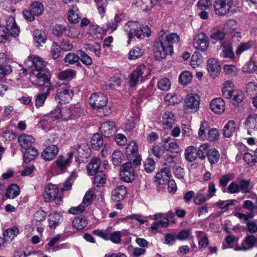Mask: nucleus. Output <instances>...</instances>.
Instances as JSON below:
<instances>
[{
  "instance_id": "obj_29",
  "label": "nucleus",
  "mask_w": 257,
  "mask_h": 257,
  "mask_svg": "<svg viewBox=\"0 0 257 257\" xmlns=\"http://www.w3.org/2000/svg\"><path fill=\"white\" fill-rule=\"evenodd\" d=\"M221 43V46L222 48V52L221 54L222 57L225 58L233 59L234 58V53L231 45L223 42Z\"/></svg>"
},
{
  "instance_id": "obj_3",
  "label": "nucleus",
  "mask_w": 257,
  "mask_h": 257,
  "mask_svg": "<svg viewBox=\"0 0 257 257\" xmlns=\"http://www.w3.org/2000/svg\"><path fill=\"white\" fill-rule=\"evenodd\" d=\"M20 33V29L15 22L13 17H9L7 20L6 26L0 25V43L6 42L11 35L14 37H17Z\"/></svg>"
},
{
  "instance_id": "obj_8",
  "label": "nucleus",
  "mask_w": 257,
  "mask_h": 257,
  "mask_svg": "<svg viewBox=\"0 0 257 257\" xmlns=\"http://www.w3.org/2000/svg\"><path fill=\"white\" fill-rule=\"evenodd\" d=\"M25 64L27 67L33 68L32 70H47L45 68L46 63L39 56H29L25 60Z\"/></svg>"
},
{
  "instance_id": "obj_32",
  "label": "nucleus",
  "mask_w": 257,
  "mask_h": 257,
  "mask_svg": "<svg viewBox=\"0 0 257 257\" xmlns=\"http://www.w3.org/2000/svg\"><path fill=\"white\" fill-rule=\"evenodd\" d=\"M26 150L24 154V159L26 163H30L31 161L34 160L38 156L39 153L37 150L33 147H29Z\"/></svg>"
},
{
  "instance_id": "obj_49",
  "label": "nucleus",
  "mask_w": 257,
  "mask_h": 257,
  "mask_svg": "<svg viewBox=\"0 0 257 257\" xmlns=\"http://www.w3.org/2000/svg\"><path fill=\"white\" fill-rule=\"evenodd\" d=\"M246 93L251 97L257 94V83L254 82H249L246 86Z\"/></svg>"
},
{
  "instance_id": "obj_25",
  "label": "nucleus",
  "mask_w": 257,
  "mask_h": 257,
  "mask_svg": "<svg viewBox=\"0 0 257 257\" xmlns=\"http://www.w3.org/2000/svg\"><path fill=\"white\" fill-rule=\"evenodd\" d=\"M62 215L59 213L54 212L49 215V226L51 228H56L62 221Z\"/></svg>"
},
{
  "instance_id": "obj_53",
  "label": "nucleus",
  "mask_w": 257,
  "mask_h": 257,
  "mask_svg": "<svg viewBox=\"0 0 257 257\" xmlns=\"http://www.w3.org/2000/svg\"><path fill=\"white\" fill-rule=\"evenodd\" d=\"M89 148L84 144L78 145L76 148L77 155L78 157L85 158L87 155V151Z\"/></svg>"
},
{
  "instance_id": "obj_15",
  "label": "nucleus",
  "mask_w": 257,
  "mask_h": 257,
  "mask_svg": "<svg viewBox=\"0 0 257 257\" xmlns=\"http://www.w3.org/2000/svg\"><path fill=\"white\" fill-rule=\"evenodd\" d=\"M46 147L47 148L42 152L41 157L45 161H50L57 155L59 149L56 145Z\"/></svg>"
},
{
  "instance_id": "obj_12",
  "label": "nucleus",
  "mask_w": 257,
  "mask_h": 257,
  "mask_svg": "<svg viewBox=\"0 0 257 257\" xmlns=\"http://www.w3.org/2000/svg\"><path fill=\"white\" fill-rule=\"evenodd\" d=\"M120 176L124 182H132L135 179L134 170L131 163L124 164L120 168Z\"/></svg>"
},
{
  "instance_id": "obj_43",
  "label": "nucleus",
  "mask_w": 257,
  "mask_h": 257,
  "mask_svg": "<svg viewBox=\"0 0 257 257\" xmlns=\"http://www.w3.org/2000/svg\"><path fill=\"white\" fill-rule=\"evenodd\" d=\"M30 9L33 15H35V16H38L42 14L44 11V7L42 4L39 2H36L31 5Z\"/></svg>"
},
{
  "instance_id": "obj_62",
  "label": "nucleus",
  "mask_w": 257,
  "mask_h": 257,
  "mask_svg": "<svg viewBox=\"0 0 257 257\" xmlns=\"http://www.w3.org/2000/svg\"><path fill=\"white\" fill-rule=\"evenodd\" d=\"M34 36L36 41L39 44L41 43H45L46 40V36L44 32L39 30H36L34 31Z\"/></svg>"
},
{
  "instance_id": "obj_4",
  "label": "nucleus",
  "mask_w": 257,
  "mask_h": 257,
  "mask_svg": "<svg viewBox=\"0 0 257 257\" xmlns=\"http://www.w3.org/2000/svg\"><path fill=\"white\" fill-rule=\"evenodd\" d=\"M29 80L34 85L44 86L45 88L51 87L49 72L48 70H32L30 73Z\"/></svg>"
},
{
  "instance_id": "obj_18",
  "label": "nucleus",
  "mask_w": 257,
  "mask_h": 257,
  "mask_svg": "<svg viewBox=\"0 0 257 257\" xmlns=\"http://www.w3.org/2000/svg\"><path fill=\"white\" fill-rule=\"evenodd\" d=\"M171 172L169 168L164 167L160 171L158 172L155 178L160 185H164L167 183L171 177Z\"/></svg>"
},
{
  "instance_id": "obj_57",
  "label": "nucleus",
  "mask_w": 257,
  "mask_h": 257,
  "mask_svg": "<svg viewBox=\"0 0 257 257\" xmlns=\"http://www.w3.org/2000/svg\"><path fill=\"white\" fill-rule=\"evenodd\" d=\"M170 86V81L168 78H162L158 83V88L163 91L168 90Z\"/></svg>"
},
{
  "instance_id": "obj_48",
  "label": "nucleus",
  "mask_w": 257,
  "mask_h": 257,
  "mask_svg": "<svg viewBox=\"0 0 257 257\" xmlns=\"http://www.w3.org/2000/svg\"><path fill=\"white\" fill-rule=\"evenodd\" d=\"M255 240L256 238L254 236L252 235L247 236L242 241L243 247L247 250L251 248L255 245Z\"/></svg>"
},
{
  "instance_id": "obj_27",
  "label": "nucleus",
  "mask_w": 257,
  "mask_h": 257,
  "mask_svg": "<svg viewBox=\"0 0 257 257\" xmlns=\"http://www.w3.org/2000/svg\"><path fill=\"white\" fill-rule=\"evenodd\" d=\"M100 166V160L97 157L92 158L91 162L88 164L87 169L89 175H94L98 172V169Z\"/></svg>"
},
{
  "instance_id": "obj_34",
  "label": "nucleus",
  "mask_w": 257,
  "mask_h": 257,
  "mask_svg": "<svg viewBox=\"0 0 257 257\" xmlns=\"http://www.w3.org/2000/svg\"><path fill=\"white\" fill-rule=\"evenodd\" d=\"M236 130V124L234 121L229 120L223 130V135L226 138L230 137Z\"/></svg>"
},
{
  "instance_id": "obj_52",
  "label": "nucleus",
  "mask_w": 257,
  "mask_h": 257,
  "mask_svg": "<svg viewBox=\"0 0 257 257\" xmlns=\"http://www.w3.org/2000/svg\"><path fill=\"white\" fill-rule=\"evenodd\" d=\"M123 156V154L119 151L115 150L112 154V162L115 166H119Z\"/></svg>"
},
{
  "instance_id": "obj_54",
  "label": "nucleus",
  "mask_w": 257,
  "mask_h": 257,
  "mask_svg": "<svg viewBox=\"0 0 257 257\" xmlns=\"http://www.w3.org/2000/svg\"><path fill=\"white\" fill-rule=\"evenodd\" d=\"M143 53V51L139 47H135L130 50L128 58L130 60H135L141 56Z\"/></svg>"
},
{
  "instance_id": "obj_64",
  "label": "nucleus",
  "mask_w": 257,
  "mask_h": 257,
  "mask_svg": "<svg viewBox=\"0 0 257 257\" xmlns=\"http://www.w3.org/2000/svg\"><path fill=\"white\" fill-rule=\"evenodd\" d=\"M234 178V174L233 173H229L223 175L219 180V185L222 187L226 186L230 180H232Z\"/></svg>"
},
{
  "instance_id": "obj_17",
  "label": "nucleus",
  "mask_w": 257,
  "mask_h": 257,
  "mask_svg": "<svg viewBox=\"0 0 257 257\" xmlns=\"http://www.w3.org/2000/svg\"><path fill=\"white\" fill-rule=\"evenodd\" d=\"M210 107L215 113L220 114L225 110V102L222 98H216L211 101Z\"/></svg>"
},
{
  "instance_id": "obj_21",
  "label": "nucleus",
  "mask_w": 257,
  "mask_h": 257,
  "mask_svg": "<svg viewBox=\"0 0 257 257\" xmlns=\"http://www.w3.org/2000/svg\"><path fill=\"white\" fill-rule=\"evenodd\" d=\"M20 146L24 149H28L34 143L35 140L31 135L22 134L18 139Z\"/></svg>"
},
{
  "instance_id": "obj_46",
  "label": "nucleus",
  "mask_w": 257,
  "mask_h": 257,
  "mask_svg": "<svg viewBox=\"0 0 257 257\" xmlns=\"http://www.w3.org/2000/svg\"><path fill=\"white\" fill-rule=\"evenodd\" d=\"M86 225V220L83 217H75L72 221L73 227L78 230L82 229Z\"/></svg>"
},
{
  "instance_id": "obj_2",
  "label": "nucleus",
  "mask_w": 257,
  "mask_h": 257,
  "mask_svg": "<svg viewBox=\"0 0 257 257\" xmlns=\"http://www.w3.org/2000/svg\"><path fill=\"white\" fill-rule=\"evenodd\" d=\"M124 31L126 33L128 40L127 44L130 45L133 39L136 37L140 39L143 37H149L151 34V30L148 26H142L137 21H129L124 26Z\"/></svg>"
},
{
  "instance_id": "obj_42",
  "label": "nucleus",
  "mask_w": 257,
  "mask_h": 257,
  "mask_svg": "<svg viewBox=\"0 0 257 257\" xmlns=\"http://www.w3.org/2000/svg\"><path fill=\"white\" fill-rule=\"evenodd\" d=\"M77 54L78 55L79 60H80L83 64L87 66H90L92 64V58L83 50H78L77 52Z\"/></svg>"
},
{
  "instance_id": "obj_60",
  "label": "nucleus",
  "mask_w": 257,
  "mask_h": 257,
  "mask_svg": "<svg viewBox=\"0 0 257 257\" xmlns=\"http://www.w3.org/2000/svg\"><path fill=\"white\" fill-rule=\"evenodd\" d=\"M256 66L253 61H249L242 67V70L246 73H253L255 71Z\"/></svg>"
},
{
  "instance_id": "obj_24",
  "label": "nucleus",
  "mask_w": 257,
  "mask_h": 257,
  "mask_svg": "<svg viewBox=\"0 0 257 257\" xmlns=\"http://www.w3.org/2000/svg\"><path fill=\"white\" fill-rule=\"evenodd\" d=\"M51 87H46V91L44 92L39 93L35 95V102L37 108L43 106L46 98L50 94V91Z\"/></svg>"
},
{
  "instance_id": "obj_28",
  "label": "nucleus",
  "mask_w": 257,
  "mask_h": 257,
  "mask_svg": "<svg viewBox=\"0 0 257 257\" xmlns=\"http://www.w3.org/2000/svg\"><path fill=\"white\" fill-rule=\"evenodd\" d=\"M19 233V229L16 226L7 229L4 232V238L5 242H10Z\"/></svg>"
},
{
  "instance_id": "obj_16",
  "label": "nucleus",
  "mask_w": 257,
  "mask_h": 257,
  "mask_svg": "<svg viewBox=\"0 0 257 257\" xmlns=\"http://www.w3.org/2000/svg\"><path fill=\"white\" fill-rule=\"evenodd\" d=\"M207 68L212 77H215L220 73V66L219 62L214 58H210L207 61Z\"/></svg>"
},
{
  "instance_id": "obj_59",
  "label": "nucleus",
  "mask_w": 257,
  "mask_h": 257,
  "mask_svg": "<svg viewBox=\"0 0 257 257\" xmlns=\"http://www.w3.org/2000/svg\"><path fill=\"white\" fill-rule=\"evenodd\" d=\"M122 76L121 75H115L111 77L109 83L107 84V86L110 88H113L115 86H119L120 85L122 81Z\"/></svg>"
},
{
  "instance_id": "obj_31",
  "label": "nucleus",
  "mask_w": 257,
  "mask_h": 257,
  "mask_svg": "<svg viewBox=\"0 0 257 257\" xmlns=\"http://www.w3.org/2000/svg\"><path fill=\"white\" fill-rule=\"evenodd\" d=\"M206 157L209 163L213 165L218 162L220 155L216 149H211L207 151Z\"/></svg>"
},
{
  "instance_id": "obj_14",
  "label": "nucleus",
  "mask_w": 257,
  "mask_h": 257,
  "mask_svg": "<svg viewBox=\"0 0 257 257\" xmlns=\"http://www.w3.org/2000/svg\"><path fill=\"white\" fill-rule=\"evenodd\" d=\"M73 95V91L69 89H59L56 95L55 99L60 104L69 103Z\"/></svg>"
},
{
  "instance_id": "obj_33",
  "label": "nucleus",
  "mask_w": 257,
  "mask_h": 257,
  "mask_svg": "<svg viewBox=\"0 0 257 257\" xmlns=\"http://www.w3.org/2000/svg\"><path fill=\"white\" fill-rule=\"evenodd\" d=\"M185 157L186 159L189 162H192L195 160L198 157L197 148L193 146L187 147L185 151Z\"/></svg>"
},
{
  "instance_id": "obj_61",
  "label": "nucleus",
  "mask_w": 257,
  "mask_h": 257,
  "mask_svg": "<svg viewBox=\"0 0 257 257\" xmlns=\"http://www.w3.org/2000/svg\"><path fill=\"white\" fill-rule=\"evenodd\" d=\"M94 193L91 190L87 191L83 199V204L85 205L86 206H88L90 205L94 198Z\"/></svg>"
},
{
  "instance_id": "obj_55",
  "label": "nucleus",
  "mask_w": 257,
  "mask_h": 257,
  "mask_svg": "<svg viewBox=\"0 0 257 257\" xmlns=\"http://www.w3.org/2000/svg\"><path fill=\"white\" fill-rule=\"evenodd\" d=\"M72 118L80 117L83 113V109L78 105H70Z\"/></svg>"
},
{
  "instance_id": "obj_51",
  "label": "nucleus",
  "mask_w": 257,
  "mask_h": 257,
  "mask_svg": "<svg viewBox=\"0 0 257 257\" xmlns=\"http://www.w3.org/2000/svg\"><path fill=\"white\" fill-rule=\"evenodd\" d=\"M210 145L208 144H203L199 146L198 149H197V154L198 157L201 160H203L207 156V151L209 150Z\"/></svg>"
},
{
  "instance_id": "obj_63",
  "label": "nucleus",
  "mask_w": 257,
  "mask_h": 257,
  "mask_svg": "<svg viewBox=\"0 0 257 257\" xmlns=\"http://www.w3.org/2000/svg\"><path fill=\"white\" fill-rule=\"evenodd\" d=\"M155 168V162L152 158L147 159L144 162V169L145 170L148 172L150 173L153 172Z\"/></svg>"
},
{
  "instance_id": "obj_23",
  "label": "nucleus",
  "mask_w": 257,
  "mask_h": 257,
  "mask_svg": "<svg viewBox=\"0 0 257 257\" xmlns=\"http://www.w3.org/2000/svg\"><path fill=\"white\" fill-rule=\"evenodd\" d=\"M245 125L247 128V134L251 135L252 131H257V114L249 115L245 120Z\"/></svg>"
},
{
  "instance_id": "obj_19",
  "label": "nucleus",
  "mask_w": 257,
  "mask_h": 257,
  "mask_svg": "<svg viewBox=\"0 0 257 257\" xmlns=\"http://www.w3.org/2000/svg\"><path fill=\"white\" fill-rule=\"evenodd\" d=\"M99 130L103 135L109 137L114 133L115 124L112 121H106L101 124Z\"/></svg>"
},
{
  "instance_id": "obj_20",
  "label": "nucleus",
  "mask_w": 257,
  "mask_h": 257,
  "mask_svg": "<svg viewBox=\"0 0 257 257\" xmlns=\"http://www.w3.org/2000/svg\"><path fill=\"white\" fill-rule=\"evenodd\" d=\"M128 231L126 229H122L120 231H116L108 234V240L115 244H120L121 241V237L127 236Z\"/></svg>"
},
{
  "instance_id": "obj_10",
  "label": "nucleus",
  "mask_w": 257,
  "mask_h": 257,
  "mask_svg": "<svg viewBox=\"0 0 257 257\" xmlns=\"http://www.w3.org/2000/svg\"><path fill=\"white\" fill-rule=\"evenodd\" d=\"M200 97L195 93L188 94L185 98L184 108L191 112H196L199 107Z\"/></svg>"
},
{
  "instance_id": "obj_47",
  "label": "nucleus",
  "mask_w": 257,
  "mask_h": 257,
  "mask_svg": "<svg viewBox=\"0 0 257 257\" xmlns=\"http://www.w3.org/2000/svg\"><path fill=\"white\" fill-rule=\"evenodd\" d=\"M94 175V183L97 187L102 186L105 183V175L102 172H98Z\"/></svg>"
},
{
  "instance_id": "obj_35",
  "label": "nucleus",
  "mask_w": 257,
  "mask_h": 257,
  "mask_svg": "<svg viewBox=\"0 0 257 257\" xmlns=\"http://www.w3.org/2000/svg\"><path fill=\"white\" fill-rule=\"evenodd\" d=\"M254 45V41L249 40L247 42L241 43L236 48L235 54L237 56L240 55L243 52L251 49Z\"/></svg>"
},
{
  "instance_id": "obj_37",
  "label": "nucleus",
  "mask_w": 257,
  "mask_h": 257,
  "mask_svg": "<svg viewBox=\"0 0 257 257\" xmlns=\"http://www.w3.org/2000/svg\"><path fill=\"white\" fill-rule=\"evenodd\" d=\"M76 75V72L73 69H67L58 74V78L60 80H69L73 79Z\"/></svg>"
},
{
  "instance_id": "obj_40",
  "label": "nucleus",
  "mask_w": 257,
  "mask_h": 257,
  "mask_svg": "<svg viewBox=\"0 0 257 257\" xmlns=\"http://www.w3.org/2000/svg\"><path fill=\"white\" fill-rule=\"evenodd\" d=\"M84 48L86 50L93 52L95 56L100 57L101 55V46L98 43H96L94 44L86 43L84 45Z\"/></svg>"
},
{
  "instance_id": "obj_13",
  "label": "nucleus",
  "mask_w": 257,
  "mask_h": 257,
  "mask_svg": "<svg viewBox=\"0 0 257 257\" xmlns=\"http://www.w3.org/2000/svg\"><path fill=\"white\" fill-rule=\"evenodd\" d=\"M73 155L74 153L73 152L68 153L66 157L63 155H59L55 161L57 168L61 171L65 172L70 166Z\"/></svg>"
},
{
  "instance_id": "obj_5",
  "label": "nucleus",
  "mask_w": 257,
  "mask_h": 257,
  "mask_svg": "<svg viewBox=\"0 0 257 257\" xmlns=\"http://www.w3.org/2000/svg\"><path fill=\"white\" fill-rule=\"evenodd\" d=\"M151 74L150 70L144 65H140L133 71L131 75L130 84L131 86H135L139 81L140 77L143 81L148 78Z\"/></svg>"
},
{
  "instance_id": "obj_30",
  "label": "nucleus",
  "mask_w": 257,
  "mask_h": 257,
  "mask_svg": "<svg viewBox=\"0 0 257 257\" xmlns=\"http://www.w3.org/2000/svg\"><path fill=\"white\" fill-rule=\"evenodd\" d=\"M79 12L76 6H73L69 11L67 14L68 21L71 23L78 22L80 17L79 16Z\"/></svg>"
},
{
  "instance_id": "obj_9",
  "label": "nucleus",
  "mask_w": 257,
  "mask_h": 257,
  "mask_svg": "<svg viewBox=\"0 0 257 257\" xmlns=\"http://www.w3.org/2000/svg\"><path fill=\"white\" fill-rule=\"evenodd\" d=\"M58 188L56 185L50 183L47 185L44 189L43 198L45 202H48L54 200H57L56 203L60 204L61 200L57 199L58 193Z\"/></svg>"
},
{
  "instance_id": "obj_58",
  "label": "nucleus",
  "mask_w": 257,
  "mask_h": 257,
  "mask_svg": "<svg viewBox=\"0 0 257 257\" xmlns=\"http://www.w3.org/2000/svg\"><path fill=\"white\" fill-rule=\"evenodd\" d=\"M208 124L206 121H203L200 127L198 135L200 139L205 140L207 138L206 131H208Z\"/></svg>"
},
{
  "instance_id": "obj_44",
  "label": "nucleus",
  "mask_w": 257,
  "mask_h": 257,
  "mask_svg": "<svg viewBox=\"0 0 257 257\" xmlns=\"http://www.w3.org/2000/svg\"><path fill=\"white\" fill-rule=\"evenodd\" d=\"M134 4L143 11H147L152 8L150 0H134Z\"/></svg>"
},
{
  "instance_id": "obj_41",
  "label": "nucleus",
  "mask_w": 257,
  "mask_h": 257,
  "mask_svg": "<svg viewBox=\"0 0 257 257\" xmlns=\"http://www.w3.org/2000/svg\"><path fill=\"white\" fill-rule=\"evenodd\" d=\"M125 154L127 156L134 157V155L138 154V146L134 141L130 142L125 148Z\"/></svg>"
},
{
  "instance_id": "obj_7",
  "label": "nucleus",
  "mask_w": 257,
  "mask_h": 257,
  "mask_svg": "<svg viewBox=\"0 0 257 257\" xmlns=\"http://www.w3.org/2000/svg\"><path fill=\"white\" fill-rule=\"evenodd\" d=\"M106 95L102 93H93L89 97V104L93 109L102 108L107 102Z\"/></svg>"
},
{
  "instance_id": "obj_22",
  "label": "nucleus",
  "mask_w": 257,
  "mask_h": 257,
  "mask_svg": "<svg viewBox=\"0 0 257 257\" xmlns=\"http://www.w3.org/2000/svg\"><path fill=\"white\" fill-rule=\"evenodd\" d=\"M126 193V189L124 186H118L112 191V199L117 202L123 200Z\"/></svg>"
},
{
  "instance_id": "obj_6",
  "label": "nucleus",
  "mask_w": 257,
  "mask_h": 257,
  "mask_svg": "<svg viewBox=\"0 0 257 257\" xmlns=\"http://www.w3.org/2000/svg\"><path fill=\"white\" fill-rule=\"evenodd\" d=\"M233 5V0H215L213 8L215 14L219 16H224L229 13Z\"/></svg>"
},
{
  "instance_id": "obj_56",
  "label": "nucleus",
  "mask_w": 257,
  "mask_h": 257,
  "mask_svg": "<svg viewBox=\"0 0 257 257\" xmlns=\"http://www.w3.org/2000/svg\"><path fill=\"white\" fill-rule=\"evenodd\" d=\"M165 100L170 105H174L180 102V100L178 99L177 95L173 93L167 94L165 97Z\"/></svg>"
},
{
  "instance_id": "obj_45",
  "label": "nucleus",
  "mask_w": 257,
  "mask_h": 257,
  "mask_svg": "<svg viewBox=\"0 0 257 257\" xmlns=\"http://www.w3.org/2000/svg\"><path fill=\"white\" fill-rule=\"evenodd\" d=\"M64 61L66 63L69 65L77 64V65H80L79 62L78 55H75L73 53H69L67 54L65 57Z\"/></svg>"
},
{
  "instance_id": "obj_36",
  "label": "nucleus",
  "mask_w": 257,
  "mask_h": 257,
  "mask_svg": "<svg viewBox=\"0 0 257 257\" xmlns=\"http://www.w3.org/2000/svg\"><path fill=\"white\" fill-rule=\"evenodd\" d=\"M103 141L102 136L98 133L95 134L91 140V146L95 149H99L103 145Z\"/></svg>"
},
{
  "instance_id": "obj_38",
  "label": "nucleus",
  "mask_w": 257,
  "mask_h": 257,
  "mask_svg": "<svg viewBox=\"0 0 257 257\" xmlns=\"http://www.w3.org/2000/svg\"><path fill=\"white\" fill-rule=\"evenodd\" d=\"M162 163L163 166H165V167H167L169 170L171 168H174L176 165L175 158L169 155H165L163 157Z\"/></svg>"
},
{
  "instance_id": "obj_26",
  "label": "nucleus",
  "mask_w": 257,
  "mask_h": 257,
  "mask_svg": "<svg viewBox=\"0 0 257 257\" xmlns=\"http://www.w3.org/2000/svg\"><path fill=\"white\" fill-rule=\"evenodd\" d=\"M162 122L167 128H171L175 122V117L171 111H166L162 116Z\"/></svg>"
},
{
  "instance_id": "obj_50",
  "label": "nucleus",
  "mask_w": 257,
  "mask_h": 257,
  "mask_svg": "<svg viewBox=\"0 0 257 257\" xmlns=\"http://www.w3.org/2000/svg\"><path fill=\"white\" fill-rule=\"evenodd\" d=\"M192 79V74L189 71H184L179 76V82L183 85L189 83Z\"/></svg>"
},
{
  "instance_id": "obj_1",
  "label": "nucleus",
  "mask_w": 257,
  "mask_h": 257,
  "mask_svg": "<svg viewBox=\"0 0 257 257\" xmlns=\"http://www.w3.org/2000/svg\"><path fill=\"white\" fill-rule=\"evenodd\" d=\"M179 36L176 33L167 34L164 31L159 33V36L155 42L154 55L157 60H161L168 55H171L173 51V45L179 41Z\"/></svg>"
},
{
  "instance_id": "obj_11",
  "label": "nucleus",
  "mask_w": 257,
  "mask_h": 257,
  "mask_svg": "<svg viewBox=\"0 0 257 257\" xmlns=\"http://www.w3.org/2000/svg\"><path fill=\"white\" fill-rule=\"evenodd\" d=\"M193 45L196 50L206 51L209 47L208 37L203 33L198 34L193 38Z\"/></svg>"
},
{
  "instance_id": "obj_39",
  "label": "nucleus",
  "mask_w": 257,
  "mask_h": 257,
  "mask_svg": "<svg viewBox=\"0 0 257 257\" xmlns=\"http://www.w3.org/2000/svg\"><path fill=\"white\" fill-rule=\"evenodd\" d=\"M20 188L17 184H12L6 191L7 196L10 199H14L19 195Z\"/></svg>"
}]
</instances>
